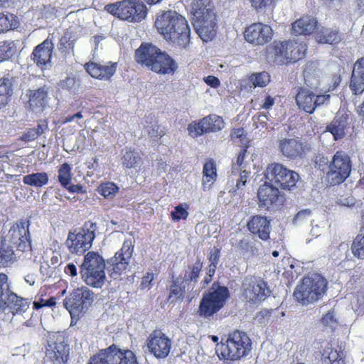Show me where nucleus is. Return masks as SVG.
Listing matches in <instances>:
<instances>
[{"instance_id": "obj_16", "label": "nucleus", "mask_w": 364, "mask_h": 364, "mask_svg": "<svg viewBox=\"0 0 364 364\" xmlns=\"http://www.w3.org/2000/svg\"><path fill=\"white\" fill-rule=\"evenodd\" d=\"M265 178L282 189L291 190L298 182L299 175L282 164L272 163L266 168Z\"/></svg>"}, {"instance_id": "obj_12", "label": "nucleus", "mask_w": 364, "mask_h": 364, "mask_svg": "<svg viewBox=\"0 0 364 364\" xmlns=\"http://www.w3.org/2000/svg\"><path fill=\"white\" fill-rule=\"evenodd\" d=\"M352 161L350 156L344 151H337L328 162L326 179L331 186L343 183L350 176Z\"/></svg>"}, {"instance_id": "obj_2", "label": "nucleus", "mask_w": 364, "mask_h": 364, "mask_svg": "<svg viewBox=\"0 0 364 364\" xmlns=\"http://www.w3.org/2000/svg\"><path fill=\"white\" fill-rule=\"evenodd\" d=\"M135 61L158 74L173 73L177 69L174 60L166 52L149 43H142L135 50Z\"/></svg>"}, {"instance_id": "obj_52", "label": "nucleus", "mask_w": 364, "mask_h": 364, "mask_svg": "<svg viewBox=\"0 0 364 364\" xmlns=\"http://www.w3.org/2000/svg\"><path fill=\"white\" fill-rule=\"evenodd\" d=\"M321 323L323 326L334 330L338 326V321L335 317L334 311L331 310L324 314L321 318Z\"/></svg>"}, {"instance_id": "obj_22", "label": "nucleus", "mask_w": 364, "mask_h": 364, "mask_svg": "<svg viewBox=\"0 0 364 364\" xmlns=\"http://www.w3.org/2000/svg\"><path fill=\"white\" fill-rule=\"evenodd\" d=\"M70 355V347L62 336H56L46 348V356L53 364H66Z\"/></svg>"}, {"instance_id": "obj_33", "label": "nucleus", "mask_w": 364, "mask_h": 364, "mask_svg": "<svg viewBox=\"0 0 364 364\" xmlns=\"http://www.w3.org/2000/svg\"><path fill=\"white\" fill-rule=\"evenodd\" d=\"M5 303V309L9 308L14 315L25 312L29 306V301L27 299L10 291L7 293Z\"/></svg>"}, {"instance_id": "obj_7", "label": "nucleus", "mask_w": 364, "mask_h": 364, "mask_svg": "<svg viewBox=\"0 0 364 364\" xmlns=\"http://www.w3.org/2000/svg\"><path fill=\"white\" fill-rule=\"evenodd\" d=\"M97 225L90 220L86 221L81 228L69 232L65 245L71 254L83 255L92 247L95 238Z\"/></svg>"}, {"instance_id": "obj_36", "label": "nucleus", "mask_w": 364, "mask_h": 364, "mask_svg": "<svg viewBox=\"0 0 364 364\" xmlns=\"http://www.w3.org/2000/svg\"><path fill=\"white\" fill-rule=\"evenodd\" d=\"M347 125V117L336 116L327 125L326 131L332 134L335 140H338L345 136Z\"/></svg>"}, {"instance_id": "obj_6", "label": "nucleus", "mask_w": 364, "mask_h": 364, "mask_svg": "<svg viewBox=\"0 0 364 364\" xmlns=\"http://www.w3.org/2000/svg\"><path fill=\"white\" fill-rule=\"evenodd\" d=\"M80 269L82 279L86 284L95 288H100L103 285L105 279V262L97 252H88Z\"/></svg>"}, {"instance_id": "obj_44", "label": "nucleus", "mask_w": 364, "mask_h": 364, "mask_svg": "<svg viewBox=\"0 0 364 364\" xmlns=\"http://www.w3.org/2000/svg\"><path fill=\"white\" fill-rule=\"evenodd\" d=\"M203 123L205 124V127L208 132H216L221 130L224 126L223 117L210 114L203 118Z\"/></svg>"}, {"instance_id": "obj_46", "label": "nucleus", "mask_w": 364, "mask_h": 364, "mask_svg": "<svg viewBox=\"0 0 364 364\" xmlns=\"http://www.w3.org/2000/svg\"><path fill=\"white\" fill-rule=\"evenodd\" d=\"M99 194L107 199H112L119 191L116 183L110 181L102 183L97 189Z\"/></svg>"}, {"instance_id": "obj_15", "label": "nucleus", "mask_w": 364, "mask_h": 364, "mask_svg": "<svg viewBox=\"0 0 364 364\" xmlns=\"http://www.w3.org/2000/svg\"><path fill=\"white\" fill-rule=\"evenodd\" d=\"M257 198L259 208L266 211L281 209L286 200L284 195L269 181L259 186Z\"/></svg>"}, {"instance_id": "obj_21", "label": "nucleus", "mask_w": 364, "mask_h": 364, "mask_svg": "<svg viewBox=\"0 0 364 364\" xmlns=\"http://www.w3.org/2000/svg\"><path fill=\"white\" fill-rule=\"evenodd\" d=\"M278 147L281 154L289 159H302L310 150L309 144L299 137L284 138L279 140Z\"/></svg>"}, {"instance_id": "obj_1", "label": "nucleus", "mask_w": 364, "mask_h": 364, "mask_svg": "<svg viewBox=\"0 0 364 364\" xmlns=\"http://www.w3.org/2000/svg\"><path fill=\"white\" fill-rule=\"evenodd\" d=\"M154 26L159 33L181 49H186L191 43V28L186 19L175 11L158 14Z\"/></svg>"}, {"instance_id": "obj_24", "label": "nucleus", "mask_w": 364, "mask_h": 364, "mask_svg": "<svg viewBox=\"0 0 364 364\" xmlns=\"http://www.w3.org/2000/svg\"><path fill=\"white\" fill-rule=\"evenodd\" d=\"M247 228L255 236L262 241L270 239L272 231L271 220L264 215H255L250 218L247 223Z\"/></svg>"}, {"instance_id": "obj_58", "label": "nucleus", "mask_w": 364, "mask_h": 364, "mask_svg": "<svg viewBox=\"0 0 364 364\" xmlns=\"http://www.w3.org/2000/svg\"><path fill=\"white\" fill-rule=\"evenodd\" d=\"M216 268H217L216 265L209 264L208 270L206 272V274L202 280L203 287L207 286L212 282L213 277L216 271Z\"/></svg>"}, {"instance_id": "obj_34", "label": "nucleus", "mask_w": 364, "mask_h": 364, "mask_svg": "<svg viewBox=\"0 0 364 364\" xmlns=\"http://www.w3.org/2000/svg\"><path fill=\"white\" fill-rule=\"evenodd\" d=\"M315 38L323 44L336 45L341 41V36L338 30L321 27L316 31Z\"/></svg>"}, {"instance_id": "obj_11", "label": "nucleus", "mask_w": 364, "mask_h": 364, "mask_svg": "<svg viewBox=\"0 0 364 364\" xmlns=\"http://www.w3.org/2000/svg\"><path fill=\"white\" fill-rule=\"evenodd\" d=\"M267 282L261 277L247 276L242 281L240 299L251 304H258L264 301L270 294Z\"/></svg>"}, {"instance_id": "obj_60", "label": "nucleus", "mask_w": 364, "mask_h": 364, "mask_svg": "<svg viewBox=\"0 0 364 364\" xmlns=\"http://www.w3.org/2000/svg\"><path fill=\"white\" fill-rule=\"evenodd\" d=\"M148 134L154 140H158L165 135V132L158 124L153 125L148 131Z\"/></svg>"}, {"instance_id": "obj_17", "label": "nucleus", "mask_w": 364, "mask_h": 364, "mask_svg": "<svg viewBox=\"0 0 364 364\" xmlns=\"http://www.w3.org/2000/svg\"><path fill=\"white\" fill-rule=\"evenodd\" d=\"M93 292L86 287L74 289L64 299L65 308L69 311L72 318L80 317L93 302Z\"/></svg>"}, {"instance_id": "obj_35", "label": "nucleus", "mask_w": 364, "mask_h": 364, "mask_svg": "<svg viewBox=\"0 0 364 364\" xmlns=\"http://www.w3.org/2000/svg\"><path fill=\"white\" fill-rule=\"evenodd\" d=\"M217 179L216 165L213 159L208 160L203 168V190H209Z\"/></svg>"}, {"instance_id": "obj_20", "label": "nucleus", "mask_w": 364, "mask_h": 364, "mask_svg": "<svg viewBox=\"0 0 364 364\" xmlns=\"http://www.w3.org/2000/svg\"><path fill=\"white\" fill-rule=\"evenodd\" d=\"M273 35L274 31L270 26L257 22L245 28L244 38L253 46H264L272 41Z\"/></svg>"}, {"instance_id": "obj_42", "label": "nucleus", "mask_w": 364, "mask_h": 364, "mask_svg": "<svg viewBox=\"0 0 364 364\" xmlns=\"http://www.w3.org/2000/svg\"><path fill=\"white\" fill-rule=\"evenodd\" d=\"M49 181L48 175L46 172H37L28 174L23 176V182L24 184L41 188L48 184Z\"/></svg>"}, {"instance_id": "obj_61", "label": "nucleus", "mask_w": 364, "mask_h": 364, "mask_svg": "<svg viewBox=\"0 0 364 364\" xmlns=\"http://www.w3.org/2000/svg\"><path fill=\"white\" fill-rule=\"evenodd\" d=\"M65 188L68 192L71 193H85L86 190L85 188L80 184H71V183L68 185L66 187H63Z\"/></svg>"}, {"instance_id": "obj_26", "label": "nucleus", "mask_w": 364, "mask_h": 364, "mask_svg": "<svg viewBox=\"0 0 364 364\" xmlns=\"http://www.w3.org/2000/svg\"><path fill=\"white\" fill-rule=\"evenodd\" d=\"M318 22L315 17L304 15L291 23V32L295 35L310 36L318 29Z\"/></svg>"}, {"instance_id": "obj_53", "label": "nucleus", "mask_w": 364, "mask_h": 364, "mask_svg": "<svg viewBox=\"0 0 364 364\" xmlns=\"http://www.w3.org/2000/svg\"><path fill=\"white\" fill-rule=\"evenodd\" d=\"M59 87L62 90L74 92L77 87L76 78L68 76L64 80L60 81Z\"/></svg>"}, {"instance_id": "obj_63", "label": "nucleus", "mask_w": 364, "mask_h": 364, "mask_svg": "<svg viewBox=\"0 0 364 364\" xmlns=\"http://www.w3.org/2000/svg\"><path fill=\"white\" fill-rule=\"evenodd\" d=\"M237 247L244 252H248L252 250L253 247L247 240H240L237 243Z\"/></svg>"}, {"instance_id": "obj_9", "label": "nucleus", "mask_w": 364, "mask_h": 364, "mask_svg": "<svg viewBox=\"0 0 364 364\" xmlns=\"http://www.w3.org/2000/svg\"><path fill=\"white\" fill-rule=\"evenodd\" d=\"M86 364H139V362L132 350L112 344L92 355Z\"/></svg>"}, {"instance_id": "obj_47", "label": "nucleus", "mask_w": 364, "mask_h": 364, "mask_svg": "<svg viewBox=\"0 0 364 364\" xmlns=\"http://www.w3.org/2000/svg\"><path fill=\"white\" fill-rule=\"evenodd\" d=\"M249 82L255 87H264L269 83L270 75L267 72L265 71L254 73L250 75Z\"/></svg>"}, {"instance_id": "obj_51", "label": "nucleus", "mask_w": 364, "mask_h": 364, "mask_svg": "<svg viewBox=\"0 0 364 364\" xmlns=\"http://www.w3.org/2000/svg\"><path fill=\"white\" fill-rule=\"evenodd\" d=\"M8 277L4 273H0V311L5 309V299L4 296L9 293Z\"/></svg>"}, {"instance_id": "obj_55", "label": "nucleus", "mask_w": 364, "mask_h": 364, "mask_svg": "<svg viewBox=\"0 0 364 364\" xmlns=\"http://www.w3.org/2000/svg\"><path fill=\"white\" fill-rule=\"evenodd\" d=\"M56 304V298L54 296L50 297L48 299H41L38 301L33 302V308L35 309H39L43 307H53Z\"/></svg>"}, {"instance_id": "obj_48", "label": "nucleus", "mask_w": 364, "mask_h": 364, "mask_svg": "<svg viewBox=\"0 0 364 364\" xmlns=\"http://www.w3.org/2000/svg\"><path fill=\"white\" fill-rule=\"evenodd\" d=\"M190 204L182 203L174 207V210L171 212V218L173 221L178 222L181 220H186L188 217V209Z\"/></svg>"}, {"instance_id": "obj_13", "label": "nucleus", "mask_w": 364, "mask_h": 364, "mask_svg": "<svg viewBox=\"0 0 364 364\" xmlns=\"http://www.w3.org/2000/svg\"><path fill=\"white\" fill-rule=\"evenodd\" d=\"M192 12L197 18L196 31L200 38L205 42L211 41L215 36L214 26L210 29L206 25L213 16V6L210 0H193Z\"/></svg>"}, {"instance_id": "obj_40", "label": "nucleus", "mask_w": 364, "mask_h": 364, "mask_svg": "<svg viewBox=\"0 0 364 364\" xmlns=\"http://www.w3.org/2000/svg\"><path fill=\"white\" fill-rule=\"evenodd\" d=\"M18 18L11 13H0V34L16 29L19 26Z\"/></svg>"}, {"instance_id": "obj_4", "label": "nucleus", "mask_w": 364, "mask_h": 364, "mask_svg": "<svg viewBox=\"0 0 364 364\" xmlns=\"http://www.w3.org/2000/svg\"><path fill=\"white\" fill-rule=\"evenodd\" d=\"M230 293L225 286L213 282L212 286L203 294L197 314L203 318H210L226 305Z\"/></svg>"}, {"instance_id": "obj_30", "label": "nucleus", "mask_w": 364, "mask_h": 364, "mask_svg": "<svg viewBox=\"0 0 364 364\" xmlns=\"http://www.w3.org/2000/svg\"><path fill=\"white\" fill-rule=\"evenodd\" d=\"M27 96L28 97V105L30 109L34 110L38 108H43L47 104L48 88L46 86H43L36 90H28Z\"/></svg>"}, {"instance_id": "obj_14", "label": "nucleus", "mask_w": 364, "mask_h": 364, "mask_svg": "<svg viewBox=\"0 0 364 364\" xmlns=\"http://www.w3.org/2000/svg\"><path fill=\"white\" fill-rule=\"evenodd\" d=\"M134 245L132 239H126L122 247L107 260L105 268L113 279H119L127 269L133 255Z\"/></svg>"}, {"instance_id": "obj_41", "label": "nucleus", "mask_w": 364, "mask_h": 364, "mask_svg": "<svg viewBox=\"0 0 364 364\" xmlns=\"http://www.w3.org/2000/svg\"><path fill=\"white\" fill-rule=\"evenodd\" d=\"M122 164L126 168H136L141 161L139 154L132 148H126L122 150L121 158Z\"/></svg>"}, {"instance_id": "obj_27", "label": "nucleus", "mask_w": 364, "mask_h": 364, "mask_svg": "<svg viewBox=\"0 0 364 364\" xmlns=\"http://www.w3.org/2000/svg\"><path fill=\"white\" fill-rule=\"evenodd\" d=\"M349 87L354 95H360L364 92V57L355 62Z\"/></svg>"}, {"instance_id": "obj_43", "label": "nucleus", "mask_w": 364, "mask_h": 364, "mask_svg": "<svg viewBox=\"0 0 364 364\" xmlns=\"http://www.w3.org/2000/svg\"><path fill=\"white\" fill-rule=\"evenodd\" d=\"M19 40H8L0 42V61L11 58L18 50Z\"/></svg>"}, {"instance_id": "obj_45", "label": "nucleus", "mask_w": 364, "mask_h": 364, "mask_svg": "<svg viewBox=\"0 0 364 364\" xmlns=\"http://www.w3.org/2000/svg\"><path fill=\"white\" fill-rule=\"evenodd\" d=\"M72 168L66 162L61 164L58 169V181L62 187H66L72 181Z\"/></svg>"}, {"instance_id": "obj_18", "label": "nucleus", "mask_w": 364, "mask_h": 364, "mask_svg": "<svg viewBox=\"0 0 364 364\" xmlns=\"http://www.w3.org/2000/svg\"><path fill=\"white\" fill-rule=\"evenodd\" d=\"M329 94H315L305 87H298L295 97L298 107L308 114H313L318 107L329 103Z\"/></svg>"}, {"instance_id": "obj_37", "label": "nucleus", "mask_w": 364, "mask_h": 364, "mask_svg": "<svg viewBox=\"0 0 364 364\" xmlns=\"http://www.w3.org/2000/svg\"><path fill=\"white\" fill-rule=\"evenodd\" d=\"M287 50H290L289 60L294 63L306 56L307 46L305 43L298 42L293 40H287Z\"/></svg>"}, {"instance_id": "obj_31", "label": "nucleus", "mask_w": 364, "mask_h": 364, "mask_svg": "<svg viewBox=\"0 0 364 364\" xmlns=\"http://www.w3.org/2000/svg\"><path fill=\"white\" fill-rule=\"evenodd\" d=\"M286 46L287 47V41H275L269 46L273 54L274 61L277 62L280 65H288L291 63V60H289V58H291L290 50H287Z\"/></svg>"}, {"instance_id": "obj_29", "label": "nucleus", "mask_w": 364, "mask_h": 364, "mask_svg": "<svg viewBox=\"0 0 364 364\" xmlns=\"http://www.w3.org/2000/svg\"><path fill=\"white\" fill-rule=\"evenodd\" d=\"M15 82L16 77L10 72L0 76V108L10 100Z\"/></svg>"}, {"instance_id": "obj_10", "label": "nucleus", "mask_w": 364, "mask_h": 364, "mask_svg": "<svg viewBox=\"0 0 364 364\" xmlns=\"http://www.w3.org/2000/svg\"><path fill=\"white\" fill-rule=\"evenodd\" d=\"M30 225L28 218L18 219L10 223L9 229L2 239L18 251H29L32 247Z\"/></svg>"}, {"instance_id": "obj_23", "label": "nucleus", "mask_w": 364, "mask_h": 364, "mask_svg": "<svg viewBox=\"0 0 364 364\" xmlns=\"http://www.w3.org/2000/svg\"><path fill=\"white\" fill-rule=\"evenodd\" d=\"M53 49L52 39L47 38L33 48L31 55V59L41 69H46L48 66H50Z\"/></svg>"}, {"instance_id": "obj_50", "label": "nucleus", "mask_w": 364, "mask_h": 364, "mask_svg": "<svg viewBox=\"0 0 364 364\" xmlns=\"http://www.w3.org/2000/svg\"><path fill=\"white\" fill-rule=\"evenodd\" d=\"M189 134L193 137H198L205 133H208L205 124L203 123V119L198 122H193L188 126Z\"/></svg>"}, {"instance_id": "obj_25", "label": "nucleus", "mask_w": 364, "mask_h": 364, "mask_svg": "<svg viewBox=\"0 0 364 364\" xmlns=\"http://www.w3.org/2000/svg\"><path fill=\"white\" fill-rule=\"evenodd\" d=\"M86 72L93 78L101 80H109L117 70L116 63L109 62L106 65L90 61L85 64Z\"/></svg>"}, {"instance_id": "obj_5", "label": "nucleus", "mask_w": 364, "mask_h": 364, "mask_svg": "<svg viewBox=\"0 0 364 364\" xmlns=\"http://www.w3.org/2000/svg\"><path fill=\"white\" fill-rule=\"evenodd\" d=\"M327 290L326 279L319 274L304 277L294 291L295 299L308 305L321 299Z\"/></svg>"}, {"instance_id": "obj_8", "label": "nucleus", "mask_w": 364, "mask_h": 364, "mask_svg": "<svg viewBox=\"0 0 364 364\" xmlns=\"http://www.w3.org/2000/svg\"><path fill=\"white\" fill-rule=\"evenodd\" d=\"M105 9L114 16L129 22L141 21L147 15L146 6L140 0H123L109 4Z\"/></svg>"}, {"instance_id": "obj_59", "label": "nucleus", "mask_w": 364, "mask_h": 364, "mask_svg": "<svg viewBox=\"0 0 364 364\" xmlns=\"http://www.w3.org/2000/svg\"><path fill=\"white\" fill-rule=\"evenodd\" d=\"M251 5L257 11L265 9L267 7L271 6L273 0H250Z\"/></svg>"}, {"instance_id": "obj_39", "label": "nucleus", "mask_w": 364, "mask_h": 364, "mask_svg": "<svg viewBox=\"0 0 364 364\" xmlns=\"http://www.w3.org/2000/svg\"><path fill=\"white\" fill-rule=\"evenodd\" d=\"M13 247L2 239L0 243V267H8L16 261Z\"/></svg>"}, {"instance_id": "obj_19", "label": "nucleus", "mask_w": 364, "mask_h": 364, "mask_svg": "<svg viewBox=\"0 0 364 364\" xmlns=\"http://www.w3.org/2000/svg\"><path fill=\"white\" fill-rule=\"evenodd\" d=\"M148 351L158 359L166 358L172 347L171 338L161 329L154 330L146 340Z\"/></svg>"}, {"instance_id": "obj_28", "label": "nucleus", "mask_w": 364, "mask_h": 364, "mask_svg": "<svg viewBox=\"0 0 364 364\" xmlns=\"http://www.w3.org/2000/svg\"><path fill=\"white\" fill-rule=\"evenodd\" d=\"M186 288L187 284L181 278L173 277L168 289L167 302L176 304L183 301L186 295Z\"/></svg>"}, {"instance_id": "obj_64", "label": "nucleus", "mask_w": 364, "mask_h": 364, "mask_svg": "<svg viewBox=\"0 0 364 364\" xmlns=\"http://www.w3.org/2000/svg\"><path fill=\"white\" fill-rule=\"evenodd\" d=\"M205 82L213 88H217L220 86V82L219 79L213 75H208L204 78Z\"/></svg>"}, {"instance_id": "obj_54", "label": "nucleus", "mask_w": 364, "mask_h": 364, "mask_svg": "<svg viewBox=\"0 0 364 364\" xmlns=\"http://www.w3.org/2000/svg\"><path fill=\"white\" fill-rule=\"evenodd\" d=\"M57 48L63 55L65 56L67 54H68L71 48L70 38L67 36H62L59 39Z\"/></svg>"}, {"instance_id": "obj_49", "label": "nucleus", "mask_w": 364, "mask_h": 364, "mask_svg": "<svg viewBox=\"0 0 364 364\" xmlns=\"http://www.w3.org/2000/svg\"><path fill=\"white\" fill-rule=\"evenodd\" d=\"M248 146H249L247 145L242 147L237 153L235 161H233L232 163V173H235L236 171L246 168L247 163H245V159L247 156Z\"/></svg>"}, {"instance_id": "obj_38", "label": "nucleus", "mask_w": 364, "mask_h": 364, "mask_svg": "<svg viewBox=\"0 0 364 364\" xmlns=\"http://www.w3.org/2000/svg\"><path fill=\"white\" fill-rule=\"evenodd\" d=\"M322 364H346L343 353L332 348L328 343L321 354Z\"/></svg>"}, {"instance_id": "obj_62", "label": "nucleus", "mask_w": 364, "mask_h": 364, "mask_svg": "<svg viewBox=\"0 0 364 364\" xmlns=\"http://www.w3.org/2000/svg\"><path fill=\"white\" fill-rule=\"evenodd\" d=\"M38 137L37 132L33 128L27 129L26 132L22 135V139L26 141H31L36 139Z\"/></svg>"}, {"instance_id": "obj_32", "label": "nucleus", "mask_w": 364, "mask_h": 364, "mask_svg": "<svg viewBox=\"0 0 364 364\" xmlns=\"http://www.w3.org/2000/svg\"><path fill=\"white\" fill-rule=\"evenodd\" d=\"M203 267V263L200 259H197L196 262L192 265H188L187 269L184 272V276L183 281L187 284V289L188 290L191 287L193 289V287L198 283L201 271Z\"/></svg>"}, {"instance_id": "obj_56", "label": "nucleus", "mask_w": 364, "mask_h": 364, "mask_svg": "<svg viewBox=\"0 0 364 364\" xmlns=\"http://www.w3.org/2000/svg\"><path fill=\"white\" fill-rule=\"evenodd\" d=\"M154 279V274L153 272H146L141 278L139 285L140 289L141 290L149 289Z\"/></svg>"}, {"instance_id": "obj_57", "label": "nucleus", "mask_w": 364, "mask_h": 364, "mask_svg": "<svg viewBox=\"0 0 364 364\" xmlns=\"http://www.w3.org/2000/svg\"><path fill=\"white\" fill-rule=\"evenodd\" d=\"M240 177L236 182V188L237 189H240L242 187L245 186L247 180L250 176V171H247L246 169H241L238 171Z\"/></svg>"}, {"instance_id": "obj_3", "label": "nucleus", "mask_w": 364, "mask_h": 364, "mask_svg": "<svg viewBox=\"0 0 364 364\" xmlns=\"http://www.w3.org/2000/svg\"><path fill=\"white\" fill-rule=\"evenodd\" d=\"M252 341L244 331L235 330L230 332L226 338H222L217 345L218 358L227 364L240 360L247 356L252 350Z\"/></svg>"}]
</instances>
